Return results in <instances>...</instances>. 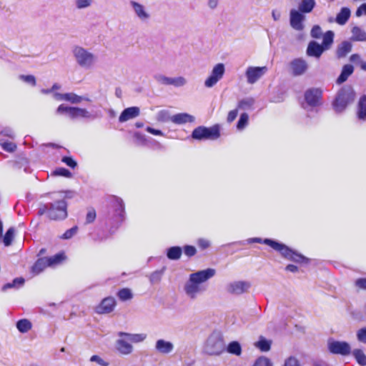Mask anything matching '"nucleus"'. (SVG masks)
<instances>
[{"instance_id":"4","label":"nucleus","mask_w":366,"mask_h":366,"mask_svg":"<svg viewBox=\"0 0 366 366\" xmlns=\"http://www.w3.org/2000/svg\"><path fill=\"white\" fill-rule=\"evenodd\" d=\"M264 244L270 246L274 250L278 251L283 257L300 263H308L310 259L296 251L292 250L284 244L277 242L269 239H264Z\"/></svg>"},{"instance_id":"15","label":"nucleus","mask_w":366,"mask_h":366,"mask_svg":"<svg viewBox=\"0 0 366 366\" xmlns=\"http://www.w3.org/2000/svg\"><path fill=\"white\" fill-rule=\"evenodd\" d=\"M305 16L296 9H292L290 11V24L297 31H302L304 29V21Z\"/></svg>"},{"instance_id":"50","label":"nucleus","mask_w":366,"mask_h":366,"mask_svg":"<svg viewBox=\"0 0 366 366\" xmlns=\"http://www.w3.org/2000/svg\"><path fill=\"white\" fill-rule=\"evenodd\" d=\"M357 339L360 342L366 344V327L360 328L357 331Z\"/></svg>"},{"instance_id":"17","label":"nucleus","mask_w":366,"mask_h":366,"mask_svg":"<svg viewBox=\"0 0 366 366\" xmlns=\"http://www.w3.org/2000/svg\"><path fill=\"white\" fill-rule=\"evenodd\" d=\"M117 350L122 355H128L133 352V346L126 337H120L115 343Z\"/></svg>"},{"instance_id":"25","label":"nucleus","mask_w":366,"mask_h":366,"mask_svg":"<svg viewBox=\"0 0 366 366\" xmlns=\"http://www.w3.org/2000/svg\"><path fill=\"white\" fill-rule=\"evenodd\" d=\"M357 117L360 120L366 121V95L361 97L358 102Z\"/></svg>"},{"instance_id":"6","label":"nucleus","mask_w":366,"mask_h":366,"mask_svg":"<svg viewBox=\"0 0 366 366\" xmlns=\"http://www.w3.org/2000/svg\"><path fill=\"white\" fill-rule=\"evenodd\" d=\"M225 350V345L220 334L213 332L207 338L204 352L209 355H219Z\"/></svg>"},{"instance_id":"31","label":"nucleus","mask_w":366,"mask_h":366,"mask_svg":"<svg viewBox=\"0 0 366 366\" xmlns=\"http://www.w3.org/2000/svg\"><path fill=\"white\" fill-rule=\"evenodd\" d=\"M352 50V44L349 41L342 42L337 50V55L339 58L345 57Z\"/></svg>"},{"instance_id":"24","label":"nucleus","mask_w":366,"mask_h":366,"mask_svg":"<svg viewBox=\"0 0 366 366\" xmlns=\"http://www.w3.org/2000/svg\"><path fill=\"white\" fill-rule=\"evenodd\" d=\"M194 121V117L187 113H179L172 116V122L176 124L191 123Z\"/></svg>"},{"instance_id":"19","label":"nucleus","mask_w":366,"mask_h":366,"mask_svg":"<svg viewBox=\"0 0 366 366\" xmlns=\"http://www.w3.org/2000/svg\"><path fill=\"white\" fill-rule=\"evenodd\" d=\"M96 117L92 114L89 111L84 108L76 107H72L71 114L70 119H94Z\"/></svg>"},{"instance_id":"8","label":"nucleus","mask_w":366,"mask_h":366,"mask_svg":"<svg viewBox=\"0 0 366 366\" xmlns=\"http://www.w3.org/2000/svg\"><path fill=\"white\" fill-rule=\"evenodd\" d=\"M109 204L112 209V219L119 227L125 219V209L123 200L116 196L109 199Z\"/></svg>"},{"instance_id":"59","label":"nucleus","mask_w":366,"mask_h":366,"mask_svg":"<svg viewBox=\"0 0 366 366\" xmlns=\"http://www.w3.org/2000/svg\"><path fill=\"white\" fill-rule=\"evenodd\" d=\"M184 254L188 257H192L196 253V249L193 246H185L184 248Z\"/></svg>"},{"instance_id":"56","label":"nucleus","mask_w":366,"mask_h":366,"mask_svg":"<svg viewBox=\"0 0 366 366\" xmlns=\"http://www.w3.org/2000/svg\"><path fill=\"white\" fill-rule=\"evenodd\" d=\"M91 362H94L99 364L101 366H108L109 362L103 360L101 357L99 355H93L90 358Z\"/></svg>"},{"instance_id":"61","label":"nucleus","mask_w":366,"mask_h":366,"mask_svg":"<svg viewBox=\"0 0 366 366\" xmlns=\"http://www.w3.org/2000/svg\"><path fill=\"white\" fill-rule=\"evenodd\" d=\"M322 34L321 28L319 26H315L311 30V35L313 38H320Z\"/></svg>"},{"instance_id":"57","label":"nucleus","mask_w":366,"mask_h":366,"mask_svg":"<svg viewBox=\"0 0 366 366\" xmlns=\"http://www.w3.org/2000/svg\"><path fill=\"white\" fill-rule=\"evenodd\" d=\"M254 101L252 99H243L238 103L239 109H246L251 107Z\"/></svg>"},{"instance_id":"12","label":"nucleus","mask_w":366,"mask_h":366,"mask_svg":"<svg viewBox=\"0 0 366 366\" xmlns=\"http://www.w3.org/2000/svg\"><path fill=\"white\" fill-rule=\"evenodd\" d=\"M268 71L267 66H248L245 71V77L249 84H254Z\"/></svg>"},{"instance_id":"39","label":"nucleus","mask_w":366,"mask_h":366,"mask_svg":"<svg viewBox=\"0 0 366 366\" xmlns=\"http://www.w3.org/2000/svg\"><path fill=\"white\" fill-rule=\"evenodd\" d=\"M156 120L159 122H167L169 121L172 122V116L170 115L168 110L162 109L157 112Z\"/></svg>"},{"instance_id":"34","label":"nucleus","mask_w":366,"mask_h":366,"mask_svg":"<svg viewBox=\"0 0 366 366\" xmlns=\"http://www.w3.org/2000/svg\"><path fill=\"white\" fill-rule=\"evenodd\" d=\"M227 351L229 354L239 356L242 354V347L237 341H232L227 345Z\"/></svg>"},{"instance_id":"52","label":"nucleus","mask_w":366,"mask_h":366,"mask_svg":"<svg viewBox=\"0 0 366 366\" xmlns=\"http://www.w3.org/2000/svg\"><path fill=\"white\" fill-rule=\"evenodd\" d=\"M53 174L55 176H62L65 177H71V173L66 169L58 168L53 172Z\"/></svg>"},{"instance_id":"13","label":"nucleus","mask_w":366,"mask_h":366,"mask_svg":"<svg viewBox=\"0 0 366 366\" xmlns=\"http://www.w3.org/2000/svg\"><path fill=\"white\" fill-rule=\"evenodd\" d=\"M129 5L132 9L134 16L141 22L146 23L150 20L151 14L148 9L144 5L135 1H130Z\"/></svg>"},{"instance_id":"29","label":"nucleus","mask_w":366,"mask_h":366,"mask_svg":"<svg viewBox=\"0 0 366 366\" xmlns=\"http://www.w3.org/2000/svg\"><path fill=\"white\" fill-rule=\"evenodd\" d=\"M64 101L68 102L71 104H76L81 103L83 101H89V99L88 98L79 96L75 93L69 92L65 93Z\"/></svg>"},{"instance_id":"54","label":"nucleus","mask_w":366,"mask_h":366,"mask_svg":"<svg viewBox=\"0 0 366 366\" xmlns=\"http://www.w3.org/2000/svg\"><path fill=\"white\" fill-rule=\"evenodd\" d=\"M77 230H78V227H72V228H71L69 229H67L62 234L61 238L64 239H69L71 238L73 236H74L76 234Z\"/></svg>"},{"instance_id":"3","label":"nucleus","mask_w":366,"mask_h":366,"mask_svg":"<svg viewBox=\"0 0 366 366\" xmlns=\"http://www.w3.org/2000/svg\"><path fill=\"white\" fill-rule=\"evenodd\" d=\"M211 276H189L184 285V292L190 299H195L207 289V281Z\"/></svg>"},{"instance_id":"33","label":"nucleus","mask_w":366,"mask_h":366,"mask_svg":"<svg viewBox=\"0 0 366 366\" xmlns=\"http://www.w3.org/2000/svg\"><path fill=\"white\" fill-rule=\"evenodd\" d=\"M16 326L19 332L21 333H26L31 329L32 324L27 319H21L17 321Z\"/></svg>"},{"instance_id":"62","label":"nucleus","mask_w":366,"mask_h":366,"mask_svg":"<svg viewBox=\"0 0 366 366\" xmlns=\"http://www.w3.org/2000/svg\"><path fill=\"white\" fill-rule=\"evenodd\" d=\"M237 114H238L237 109H234V110L230 111L227 115V122L229 123L233 122L236 119Z\"/></svg>"},{"instance_id":"21","label":"nucleus","mask_w":366,"mask_h":366,"mask_svg":"<svg viewBox=\"0 0 366 366\" xmlns=\"http://www.w3.org/2000/svg\"><path fill=\"white\" fill-rule=\"evenodd\" d=\"M155 350L161 354H169L173 351L174 345L169 341L160 339L155 343Z\"/></svg>"},{"instance_id":"14","label":"nucleus","mask_w":366,"mask_h":366,"mask_svg":"<svg viewBox=\"0 0 366 366\" xmlns=\"http://www.w3.org/2000/svg\"><path fill=\"white\" fill-rule=\"evenodd\" d=\"M116 305L117 302L114 297H107L94 307V312L99 315L109 314L114 310Z\"/></svg>"},{"instance_id":"20","label":"nucleus","mask_w":366,"mask_h":366,"mask_svg":"<svg viewBox=\"0 0 366 366\" xmlns=\"http://www.w3.org/2000/svg\"><path fill=\"white\" fill-rule=\"evenodd\" d=\"M140 114V109L137 107H131L125 109L119 117V122H125L134 119Z\"/></svg>"},{"instance_id":"64","label":"nucleus","mask_w":366,"mask_h":366,"mask_svg":"<svg viewBox=\"0 0 366 366\" xmlns=\"http://www.w3.org/2000/svg\"><path fill=\"white\" fill-rule=\"evenodd\" d=\"M362 14H366V4H362L356 11L357 16H360Z\"/></svg>"},{"instance_id":"28","label":"nucleus","mask_w":366,"mask_h":366,"mask_svg":"<svg viewBox=\"0 0 366 366\" xmlns=\"http://www.w3.org/2000/svg\"><path fill=\"white\" fill-rule=\"evenodd\" d=\"M354 68L350 64H346L343 66L342 72L340 76L337 79V84H342L345 82L347 78L353 73Z\"/></svg>"},{"instance_id":"5","label":"nucleus","mask_w":366,"mask_h":366,"mask_svg":"<svg viewBox=\"0 0 366 366\" xmlns=\"http://www.w3.org/2000/svg\"><path fill=\"white\" fill-rule=\"evenodd\" d=\"M355 99V93L350 86L342 88L333 102V107L336 112H342L346 107L352 104Z\"/></svg>"},{"instance_id":"46","label":"nucleus","mask_w":366,"mask_h":366,"mask_svg":"<svg viewBox=\"0 0 366 366\" xmlns=\"http://www.w3.org/2000/svg\"><path fill=\"white\" fill-rule=\"evenodd\" d=\"M249 116L247 113H243L240 115L239 119L237 124L238 130L244 129L248 124Z\"/></svg>"},{"instance_id":"38","label":"nucleus","mask_w":366,"mask_h":366,"mask_svg":"<svg viewBox=\"0 0 366 366\" xmlns=\"http://www.w3.org/2000/svg\"><path fill=\"white\" fill-rule=\"evenodd\" d=\"M182 253V248L179 247H172L167 249V256L170 259H178Z\"/></svg>"},{"instance_id":"48","label":"nucleus","mask_w":366,"mask_h":366,"mask_svg":"<svg viewBox=\"0 0 366 366\" xmlns=\"http://www.w3.org/2000/svg\"><path fill=\"white\" fill-rule=\"evenodd\" d=\"M0 145L5 151L9 152H13L16 149V145L14 142H6V141L1 140Z\"/></svg>"},{"instance_id":"26","label":"nucleus","mask_w":366,"mask_h":366,"mask_svg":"<svg viewBox=\"0 0 366 366\" xmlns=\"http://www.w3.org/2000/svg\"><path fill=\"white\" fill-rule=\"evenodd\" d=\"M315 0H301L298 6V11L302 13H310L315 6Z\"/></svg>"},{"instance_id":"44","label":"nucleus","mask_w":366,"mask_h":366,"mask_svg":"<svg viewBox=\"0 0 366 366\" xmlns=\"http://www.w3.org/2000/svg\"><path fill=\"white\" fill-rule=\"evenodd\" d=\"M14 234L15 229L13 227H11L7 230L3 239V242L5 246H9L11 244Z\"/></svg>"},{"instance_id":"49","label":"nucleus","mask_w":366,"mask_h":366,"mask_svg":"<svg viewBox=\"0 0 366 366\" xmlns=\"http://www.w3.org/2000/svg\"><path fill=\"white\" fill-rule=\"evenodd\" d=\"M97 217L96 211L93 208H90L87 210L86 215V224L92 223Z\"/></svg>"},{"instance_id":"36","label":"nucleus","mask_w":366,"mask_h":366,"mask_svg":"<svg viewBox=\"0 0 366 366\" xmlns=\"http://www.w3.org/2000/svg\"><path fill=\"white\" fill-rule=\"evenodd\" d=\"M49 267L46 257L39 259L32 267V270L35 273H39L44 271V269Z\"/></svg>"},{"instance_id":"27","label":"nucleus","mask_w":366,"mask_h":366,"mask_svg":"<svg viewBox=\"0 0 366 366\" xmlns=\"http://www.w3.org/2000/svg\"><path fill=\"white\" fill-rule=\"evenodd\" d=\"M66 257L63 252L58 253L51 257H46L47 260V264L50 267H54L59 264H60L64 259Z\"/></svg>"},{"instance_id":"45","label":"nucleus","mask_w":366,"mask_h":366,"mask_svg":"<svg viewBox=\"0 0 366 366\" xmlns=\"http://www.w3.org/2000/svg\"><path fill=\"white\" fill-rule=\"evenodd\" d=\"M187 84V80L182 76L172 77V85L175 87H182Z\"/></svg>"},{"instance_id":"16","label":"nucleus","mask_w":366,"mask_h":366,"mask_svg":"<svg viewBox=\"0 0 366 366\" xmlns=\"http://www.w3.org/2000/svg\"><path fill=\"white\" fill-rule=\"evenodd\" d=\"M250 287V284L246 281H236L227 285V291L232 295H241L247 292Z\"/></svg>"},{"instance_id":"2","label":"nucleus","mask_w":366,"mask_h":366,"mask_svg":"<svg viewBox=\"0 0 366 366\" xmlns=\"http://www.w3.org/2000/svg\"><path fill=\"white\" fill-rule=\"evenodd\" d=\"M72 54L77 65L84 69H92L97 63V56L91 50L81 46H75Z\"/></svg>"},{"instance_id":"18","label":"nucleus","mask_w":366,"mask_h":366,"mask_svg":"<svg viewBox=\"0 0 366 366\" xmlns=\"http://www.w3.org/2000/svg\"><path fill=\"white\" fill-rule=\"evenodd\" d=\"M290 67L294 75L300 76L307 71L308 66L305 60L296 59L290 63Z\"/></svg>"},{"instance_id":"60","label":"nucleus","mask_w":366,"mask_h":366,"mask_svg":"<svg viewBox=\"0 0 366 366\" xmlns=\"http://www.w3.org/2000/svg\"><path fill=\"white\" fill-rule=\"evenodd\" d=\"M62 162L71 168H74L76 166V162L69 157H63Z\"/></svg>"},{"instance_id":"63","label":"nucleus","mask_w":366,"mask_h":366,"mask_svg":"<svg viewBox=\"0 0 366 366\" xmlns=\"http://www.w3.org/2000/svg\"><path fill=\"white\" fill-rule=\"evenodd\" d=\"M355 284L358 287L366 290V278L358 279Z\"/></svg>"},{"instance_id":"23","label":"nucleus","mask_w":366,"mask_h":366,"mask_svg":"<svg viewBox=\"0 0 366 366\" xmlns=\"http://www.w3.org/2000/svg\"><path fill=\"white\" fill-rule=\"evenodd\" d=\"M325 50V49L322 45L316 41H312L308 45L307 54L310 56L319 58Z\"/></svg>"},{"instance_id":"37","label":"nucleus","mask_w":366,"mask_h":366,"mask_svg":"<svg viewBox=\"0 0 366 366\" xmlns=\"http://www.w3.org/2000/svg\"><path fill=\"white\" fill-rule=\"evenodd\" d=\"M352 354L359 365L361 366L366 365V355L362 350L355 349L352 352Z\"/></svg>"},{"instance_id":"32","label":"nucleus","mask_w":366,"mask_h":366,"mask_svg":"<svg viewBox=\"0 0 366 366\" xmlns=\"http://www.w3.org/2000/svg\"><path fill=\"white\" fill-rule=\"evenodd\" d=\"M350 16V10L348 8L344 7L337 14L336 17V22L340 25L345 24Z\"/></svg>"},{"instance_id":"11","label":"nucleus","mask_w":366,"mask_h":366,"mask_svg":"<svg viewBox=\"0 0 366 366\" xmlns=\"http://www.w3.org/2000/svg\"><path fill=\"white\" fill-rule=\"evenodd\" d=\"M322 92L317 88H312L307 89L305 93V102L303 107L307 109L308 107L315 108L321 104Z\"/></svg>"},{"instance_id":"10","label":"nucleus","mask_w":366,"mask_h":366,"mask_svg":"<svg viewBox=\"0 0 366 366\" xmlns=\"http://www.w3.org/2000/svg\"><path fill=\"white\" fill-rule=\"evenodd\" d=\"M328 351L333 355L347 356L351 353L350 345L345 341H338L330 338L327 343Z\"/></svg>"},{"instance_id":"51","label":"nucleus","mask_w":366,"mask_h":366,"mask_svg":"<svg viewBox=\"0 0 366 366\" xmlns=\"http://www.w3.org/2000/svg\"><path fill=\"white\" fill-rule=\"evenodd\" d=\"M156 80L163 85H172V77L160 74L156 76Z\"/></svg>"},{"instance_id":"22","label":"nucleus","mask_w":366,"mask_h":366,"mask_svg":"<svg viewBox=\"0 0 366 366\" xmlns=\"http://www.w3.org/2000/svg\"><path fill=\"white\" fill-rule=\"evenodd\" d=\"M117 335L119 337H126L127 340L133 343L142 342L144 341L147 337V334L145 333L132 334L124 332H119Z\"/></svg>"},{"instance_id":"1","label":"nucleus","mask_w":366,"mask_h":366,"mask_svg":"<svg viewBox=\"0 0 366 366\" xmlns=\"http://www.w3.org/2000/svg\"><path fill=\"white\" fill-rule=\"evenodd\" d=\"M66 197L65 192L54 193L51 197L54 202L39 208V213H46L48 217L53 220L64 219L67 217V204L65 201Z\"/></svg>"},{"instance_id":"47","label":"nucleus","mask_w":366,"mask_h":366,"mask_svg":"<svg viewBox=\"0 0 366 366\" xmlns=\"http://www.w3.org/2000/svg\"><path fill=\"white\" fill-rule=\"evenodd\" d=\"M72 107H69L65 104H60L57 107V109L56 110V114H66L67 117L70 118L71 114Z\"/></svg>"},{"instance_id":"9","label":"nucleus","mask_w":366,"mask_h":366,"mask_svg":"<svg viewBox=\"0 0 366 366\" xmlns=\"http://www.w3.org/2000/svg\"><path fill=\"white\" fill-rule=\"evenodd\" d=\"M225 73V66L222 63L215 64L208 76L204 81V86L210 89L214 87L224 76Z\"/></svg>"},{"instance_id":"35","label":"nucleus","mask_w":366,"mask_h":366,"mask_svg":"<svg viewBox=\"0 0 366 366\" xmlns=\"http://www.w3.org/2000/svg\"><path fill=\"white\" fill-rule=\"evenodd\" d=\"M24 282H25V280L23 277H16L12 281V282H9V283L4 285L2 287V290H6L7 289H10V288L18 289V288H20L21 287H22L24 285Z\"/></svg>"},{"instance_id":"43","label":"nucleus","mask_w":366,"mask_h":366,"mask_svg":"<svg viewBox=\"0 0 366 366\" xmlns=\"http://www.w3.org/2000/svg\"><path fill=\"white\" fill-rule=\"evenodd\" d=\"M117 297L122 301H127L132 298L133 295L129 289L124 288L117 292Z\"/></svg>"},{"instance_id":"42","label":"nucleus","mask_w":366,"mask_h":366,"mask_svg":"<svg viewBox=\"0 0 366 366\" xmlns=\"http://www.w3.org/2000/svg\"><path fill=\"white\" fill-rule=\"evenodd\" d=\"M255 346L262 352H267L271 347V342L261 337L258 342L255 343Z\"/></svg>"},{"instance_id":"41","label":"nucleus","mask_w":366,"mask_h":366,"mask_svg":"<svg viewBox=\"0 0 366 366\" xmlns=\"http://www.w3.org/2000/svg\"><path fill=\"white\" fill-rule=\"evenodd\" d=\"M334 33L332 31H327L323 35L322 46L326 49H328L333 42Z\"/></svg>"},{"instance_id":"40","label":"nucleus","mask_w":366,"mask_h":366,"mask_svg":"<svg viewBox=\"0 0 366 366\" xmlns=\"http://www.w3.org/2000/svg\"><path fill=\"white\" fill-rule=\"evenodd\" d=\"M94 0H74V5L77 10H84L90 8Z\"/></svg>"},{"instance_id":"30","label":"nucleus","mask_w":366,"mask_h":366,"mask_svg":"<svg viewBox=\"0 0 366 366\" xmlns=\"http://www.w3.org/2000/svg\"><path fill=\"white\" fill-rule=\"evenodd\" d=\"M352 39L357 41H366V31L360 27L354 26L352 29Z\"/></svg>"},{"instance_id":"58","label":"nucleus","mask_w":366,"mask_h":366,"mask_svg":"<svg viewBox=\"0 0 366 366\" xmlns=\"http://www.w3.org/2000/svg\"><path fill=\"white\" fill-rule=\"evenodd\" d=\"M284 366H300V364L295 357H290L285 360Z\"/></svg>"},{"instance_id":"55","label":"nucleus","mask_w":366,"mask_h":366,"mask_svg":"<svg viewBox=\"0 0 366 366\" xmlns=\"http://www.w3.org/2000/svg\"><path fill=\"white\" fill-rule=\"evenodd\" d=\"M254 366H272V363L268 358L261 357L256 360Z\"/></svg>"},{"instance_id":"7","label":"nucleus","mask_w":366,"mask_h":366,"mask_svg":"<svg viewBox=\"0 0 366 366\" xmlns=\"http://www.w3.org/2000/svg\"><path fill=\"white\" fill-rule=\"evenodd\" d=\"M219 126L214 125L211 127L200 126L194 129L192 137L197 140L217 139L219 137Z\"/></svg>"},{"instance_id":"53","label":"nucleus","mask_w":366,"mask_h":366,"mask_svg":"<svg viewBox=\"0 0 366 366\" xmlns=\"http://www.w3.org/2000/svg\"><path fill=\"white\" fill-rule=\"evenodd\" d=\"M19 78L21 81H23L27 84H29L31 86L36 85V79H35L34 76H33V75H23L22 74V75H20Z\"/></svg>"}]
</instances>
